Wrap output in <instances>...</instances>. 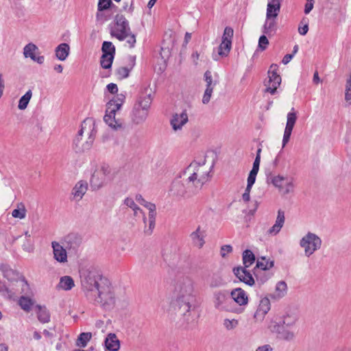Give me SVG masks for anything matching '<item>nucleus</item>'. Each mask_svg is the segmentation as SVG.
Here are the masks:
<instances>
[{"mask_svg":"<svg viewBox=\"0 0 351 351\" xmlns=\"http://www.w3.org/2000/svg\"><path fill=\"white\" fill-rule=\"evenodd\" d=\"M194 282L189 276H182L176 282L172 304L180 315L189 322L193 303L195 301Z\"/></svg>","mask_w":351,"mask_h":351,"instance_id":"f257e3e1","label":"nucleus"},{"mask_svg":"<svg viewBox=\"0 0 351 351\" xmlns=\"http://www.w3.org/2000/svg\"><path fill=\"white\" fill-rule=\"evenodd\" d=\"M153 99L154 92L149 86L145 87L141 91L130 114L133 124L142 125L146 121Z\"/></svg>","mask_w":351,"mask_h":351,"instance_id":"f03ea898","label":"nucleus"},{"mask_svg":"<svg viewBox=\"0 0 351 351\" xmlns=\"http://www.w3.org/2000/svg\"><path fill=\"white\" fill-rule=\"evenodd\" d=\"M210 170L211 167L204 163L199 164L194 162L184 170L182 176L186 178L191 184L189 187L191 191L196 190L198 193L203 185L209 180Z\"/></svg>","mask_w":351,"mask_h":351,"instance_id":"7ed1b4c3","label":"nucleus"},{"mask_svg":"<svg viewBox=\"0 0 351 351\" xmlns=\"http://www.w3.org/2000/svg\"><path fill=\"white\" fill-rule=\"evenodd\" d=\"M97 133L96 122L93 118L86 119L81 125V129L74 139L77 152H84L90 149Z\"/></svg>","mask_w":351,"mask_h":351,"instance_id":"20e7f679","label":"nucleus"},{"mask_svg":"<svg viewBox=\"0 0 351 351\" xmlns=\"http://www.w3.org/2000/svg\"><path fill=\"white\" fill-rule=\"evenodd\" d=\"M80 277L82 289L88 300L99 293V289L103 285V279L96 270L83 269L80 272Z\"/></svg>","mask_w":351,"mask_h":351,"instance_id":"39448f33","label":"nucleus"},{"mask_svg":"<svg viewBox=\"0 0 351 351\" xmlns=\"http://www.w3.org/2000/svg\"><path fill=\"white\" fill-rule=\"evenodd\" d=\"M299 245L304 250L306 257H310L322 245V239L315 233L306 232L300 240Z\"/></svg>","mask_w":351,"mask_h":351,"instance_id":"423d86ee","label":"nucleus"},{"mask_svg":"<svg viewBox=\"0 0 351 351\" xmlns=\"http://www.w3.org/2000/svg\"><path fill=\"white\" fill-rule=\"evenodd\" d=\"M267 182L271 183L282 195L293 193L295 189L294 178L288 176H271Z\"/></svg>","mask_w":351,"mask_h":351,"instance_id":"0eeeda50","label":"nucleus"},{"mask_svg":"<svg viewBox=\"0 0 351 351\" xmlns=\"http://www.w3.org/2000/svg\"><path fill=\"white\" fill-rule=\"evenodd\" d=\"M112 179V169L108 166L104 165L94 171L90 179V184L93 189H99Z\"/></svg>","mask_w":351,"mask_h":351,"instance_id":"6e6552de","label":"nucleus"},{"mask_svg":"<svg viewBox=\"0 0 351 351\" xmlns=\"http://www.w3.org/2000/svg\"><path fill=\"white\" fill-rule=\"evenodd\" d=\"M274 265V261L269 258L267 259L265 256L258 258L254 268V274L256 278L260 279L262 283L267 281L272 276L271 273H267V271H269Z\"/></svg>","mask_w":351,"mask_h":351,"instance_id":"1a4fd4ad","label":"nucleus"},{"mask_svg":"<svg viewBox=\"0 0 351 351\" xmlns=\"http://www.w3.org/2000/svg\"><path fill=\"white\" fill-rule=\"evenodd\" d=\"M190 186L186 178L182 176V181L176 180L173 182L170 192L173 196L189 197L197 193L196 190L191 191Z\"/></svg>","mask_w":351,"mask_h":351,"instance_id":"9d476101","label":"nucleus"},{"mask_svg":"<svg viewBox=\"0 0 351 351\" xmlns=\"http://www.w3.org/2000/svg\"><path fill=\"white\" fill-rule=\"evenodd\" d=\"M99 290V293H95V296H93L90 300L104 306H111L114 304V295L109 287L102 285Z\"/></svg>","mask_w":351,"mask_h":351,"instance_id":"9b49d317","label":"nucleus"},{"mask_svg":"<svg viewBox=\"0 0 351 351\" xmlns=\"http://www.w3.org/2000/svg\"><path fill=\"white\" fill-rule=\"evenodd\" d=\"M271 330L276 335L278 339L286 342L294 341L297 335L296 328H287L275 324L271 326Z\"/></svg>","mask_w":351,"mask_h":351,"instance_id":"f8f14e48","label":"nucleus"},{"mask_svg":"<svg viewBox=\"0 0 351 351\" xmlns=\"http://www.w3.org/2000/svg\"><path fill=\"white\" fill-rule=\"evenodd\" d=\"M278 66L272 64L268 71V80L265 82L266 92L274 95L281 83V77L277 73Z\"/></svg>","mask_w":351,"mask_h":351,"instance_id":"ddd939ff","label":"nucleus"},{"mask_svg":"<svg viewBox=\"0 0 351 351\" xmlns=\"http://www.w3.org/2000/svg\"><path fill=\"white\" fill-rule=\"evenodd\" d=\"M128 25L125 17L121 14H117L115 23L112 28L111 34L119 40H122L128 36Z\"/></svg>","mask_w":351,"mask_h":351,"instance_id":"4468645a","label":"nucleus"},{"mask_svg":"<svg viewBox=\"0 0 351 351\" xmlns=\"http://www.w3.org/2000/svg\"><path fill=\"white\" fill-rule=\"evenodd\" d=\"M230 298L225 291H217L213 293V303L214 307L218 311H228Z\"/></svg>","mask_w":351,"mask_h":351,"instance_id":"2eb2a0df","label":"nucleus"},{"mask_svg":"<svg viewBox=\"0 0 351 351\" xmlns=\"http://www.w3.org/2000/svg\"><path fill=\"white\" fill-rule=\"evenodd\" d=\"M206 231L201 226L189 234V239L194 247L202 249L206 243Z\"/></svg>","mask_w":351,"mask_h":351,"instance_id":"dca6fc26","label":"nucleus"},{"mask_svg":"<svg viewBox=\"0 0 351 351\" xmlns=\"http://www.w3.org/2000/svg\"><path fill=\"white\" fill-rule=\"evenodd\" d=\"M296 120L297 114L294 108H292L287 116V123L282 138V147H285L287 143L289 141L291 132L295 124Z\"/></svg>","mask_w":351,"mask_h":351,"instance_id":"f3484780","label":"nucleus"},{"mask_svg":"<svg viewBox=\"0 0 351 351\" xmlns=\"http://www.w3.org/2000/svg\"><path fill=\"white\" fill-rule=\"evenodd\" d=\"M102 56L101 57V66L104 69H109L112 66L115 52L114 45H102Z\"/></svg>","mask_w":351,"mask_h":351,"instance_id":"a211bd4d","label":"nucleus"},{"mask_svg":"<svg viewBox=\"0 0 351 351\" xmlns=\"http://www.w3.org/2000/svg\"><path fill=\"white\" fill-rule=\"evenodd\" d=\"M117 111L110 108L106 107V114L104 120L105 123L114 130H119L123 128V123L120 119L115 118Z\"/></svg>","mask_w":351,"mask_h":351,"instance_id":"6ab92c4d","label":"nucleus"},{"mask_svg":"<svg viewBox=\"0 0 351 351\" xmlns=\"http://www.w3.org/2000/svg\"><path fill=\"white\" fill-rule=\"evenodd\" d=\"M189 121L188 114L185 111L180 113H176L172 116L170 120V124L174 132H178L182 130Z\"/></svg>","mask_w":351,"mask_h":351,"instance_id":"aec40b11","label":"nucleus"},{"mask_svg":"<svg viewBox=\"0 0 351 351\" xmlns=\"http://www.w3.org/2000/svg\"><path fill=\"white\" fill-rule=\"evenodd\" d=\"M51 247L54 259L60 263H66L68 261L66 250L57 241H52Z\"/></svg>","mask_w":351,"mask_h":351,"instance_id":"412c9836","label":"nucleus"},{"mask_svg":"<svg viewBox=\"0 0 351 351\" xmlns=\"http://www.w3.org/2000/svg\"><path fill=\"white\" fill-rule=\"evenodd\" d=\"M298 321V314L293 311H288L282 316L281 320L278 323H275V324L284 326L287 328H296Z\"/></svg>","mask_w":351,"mask_h":351,"instance_id":"4be33fe9","label":"nucleus"},{"mask_svg":"<svg viewBox=\"0 0 351 351\" xmlns=\"http://www.w3.org/2000/svg\"><path fill=\"white\" fill-rule=\"evenodd\" d=\"M271 308L270 301L268 298H263L260 300L259 305L254 313V317L256 321H262L265 315L269 312Z\"/></svg>","mask_w":351,"mask_h":351,"instance_id":"5701e85b","label":"nucleus"},{"mask_svg":"<svg viewBox=\"0 0 351 351\" xmlns=\"http://www.w3.org/2000/svg\"><path fill=\"white\" fill-rule=\"evenodd\" d=\"M233 272L234 275L240 280V281L243 282L245 284L252 286L254 285V279L252 277V274L246 270L245 268L239 267L234 268L233 269Z\"/></svg>","mask_w":351,"mask_h":351,"instance_id":"b1692460","label":"nucleus"},{"mask_svg":"<svg viewBox=\"0 0 351 351\" xmlns=\"http://www.w3.org/2000/svg\"><path fill=\"white\" fill-rule=\"evenodd\" d=\"M145 207L149 210V227L148 228H145V233L147 235H151L155 228L156 207L154 204L149 202L146 204Z\"/></svg>","mask_w":351,"mask_h":351,"instance_id":"393cba45","label":"nucleus"},{"mask_svg":"<svg viewBox=\"0 0 351 351\" xmlns=\"http://www.w3.org/2000/svg\"><path fill=\"white\" fill-rule=\"evenodd\" d=\"M25 58H30L33 61L42 64L44 57L39 56L38 49L36 45H25L23 51Z\"/></svg>","mask_w":351,"mask_h":351,"instance_id":"a878e982","label":"nucleus"},{"mask_svg":"<svg viewBox=\"0 0 351 351\" xmlns=\"http://www.w3.org/2000/svg\"><path fill=\"white\" fill-rule=\"evenodd\" d=\"M285 221V212L282 210L278 211L277 217L275 223L267 230L269 235H276L283 227Z\"/></svg>","mask_w":351,"mask_h":351,"instance_id":"bb28decb","label":"nucleus"},{"mask_svg":"<svg viewBox=\"0 0 351 351\" xmlns=\"http://www.w3.org/2000/svg\"><path fill=\"white\" fill-rule=\"evenodd\" d=\"M287 293V285L285 281H279L277 282L274 291L270 294L271 299L278 300L286 295Z\"/></svg>","mask_w":351,"mask_h":351,"instance_id":"cd10ccee","label":"nucleus"},{"mask_svg":"<svg viewBox=\"0 0 351 351\" xmlns=\"http://www.w3.org/2000/svg\"><path fill=\"white\" fill-rule=\"evenodd\" d=\"M105 346L110 351H118L120 348V341L114 333H109L105 339Z\"/></svg>","mask_w":351,"mask_h":351,"instance_id":"c85d7f7f","label":"nucleus"},{"mask_svg":"<svg viewBox=\"0 0 351 351\" xmlns=\"http://www.w3.org/2000/svg\"><path fill=\"white\" fill-rule=\"evenodd\" d=\"M75 287V282L70 276H64L60 278V281L56 286L58 290L70 291Z\"/></svg>","mask_w":351,"mask_h":351,"instance_id":"c756f323","label":"nucleus"},{"mask_svg":"<svg viewBox=\"0 0 351 351\" xmlns=\"http://www.w3.org/2000/svg\"><path fill=\"white\" fill-rule=\"evenodd\" d=\"M87 191V184L86 182L82 181L78 182L75 186L73 187L72 191V195L73 196V199L76 201H80L82 199L84 194Z\"/></svg>","mask_w":351,"mask_h":351,"instance_id":"7c9ffc66","label":"nucleus"},{"mask_svg":"<svg viewBox=\"0 0 351 351\" xmlns=\"http://www.w3.org/2000/svg\"><path fill=\"white\" fill-rule=\"evenodd\" d=\"M231 46L232 45H217L213 51L212 56L213 59L218 60L220 58L226 57L231 50Z\"/></svg>","mask_w":351,"mask_h":351,"instance_id":"2f4dec72","label":"nucleus"},{"mask_svg":"<svg viewBox=\"0 0 351 351\" xmlns=\"http://www.w3.org/2000/svg\"><path fill=\"white\" fill-rule=\"evenodd\" d=\"M231 297L239 305H245L247 303V296L245 292L241 288L232 290Z\"/></svg>","mask_w":351,"mask_h":351,"instance_id":"473e14b6","label":"nucleus"},{"mask_svg":"<svg viewBox=\"0 0 351 351\" xmlns=\"http://www.w3.org/2000/svg\"><path fill=\"white\" fill-rule=\"evenodd\" d=\"M64 241L66 248L69 250H75L81 243V239L75 234H70L65 237Z\"/></svg>","mask_w":351,"mask_h":351,"instance_id":"72a5a7b5","label":"nucleus"},{"mask_svg":"<svg viewBox=\"0 0 351 351\" xmlns=\"http://www.w3.org/2000/svg\"><path fill=\"white\" fill-rule=\"evenodd\" d=\"M125 99V97L123 94H118L107 104L106 107L110 108L115 111H118L124 103Z\"/></svg>","mask_w":351,"mask_h":351,"instance_id":"f704fd0d","label":"nucleus"},{"mask_svg":"<svg viewBox=\"0 0 351 351\" xmlns=\"http://www.w3.org/2000/svg\"><path fill=\"white\" fill-rule=\"evenodd\" d=\"M69 52V45H58L55 50L56 58L61 61H64L66 59Z\"/></svg>","mask_w":351,"mask_h":351,"instance_id":"c9c22d12","label":"nucleus"},{"mask_svg":"<svg viewBox=\"0 0 351 351\" xmlns=\"http://www.w3.org/2000/svg\"><path fill=\"white\" fill-rule=\"evenodd\" d=\"M280 10V3L278 1L274 2L271 1V2H269L267 5V19H269L271 17H276L278 12Z\"/></svg>","mask_w":351,"mask_h":351,"instance_id":"e433bc0d","label":"nucleus"},{"mask_svg":"<svg viewBox=\"0 0 351 351\" xmlns=\"http://www.w3.org/2000/svg\"><path fill=\"white\" fill-rule=\"evenodd\" d=\"M35 302L29 297L21 296L19 300V304L23 310L29 312L31 311L32 306Z\"/></svg>","mask_w":351,"mask_h":351,"instance_id":"4c0bfd02","label":"nucleus"},{"mask_svg":"<svg viewBox=\"0 0 351 351\" xmlns=\"http://www.w3.org/2000/svg\"><path fill=\"white\" fill-rule=\"evenodd\" d=\"M255 261V256L250 250H246L243 253V263L245 268L250 267Z\"/></svg>","mask_w":351,"mask_h":351,"instance_id":"58836bf2","label":"nucleus"},{"mask_svg":"<svg viewBox=\"0 0 351 351\" xmlns=\"http://www.w3.org/2000/svg\"><path fill=\"white\" fill-rule=\"evenodd\" d=\"M37 308L38 309V311L37 312L38 320L43 324L48 323L50 321V315L49 311L46 308H42L39 305L37 306Z\"/></svg>","mask_w":351,"mask_h":351,"instance_id":"ea45409f","label":"nucleus"},{"mask_svg":"<svg viewBox=\"0 0 351 351\" xmlns=\"http://www.w3.org/2000/svg\"><path fill=\"white\" fill-rule=\"evenodd\" d=\"M91 338V332H82L79 335L77 339L76 345L77 346L84 348L86 346L87 343L90 340Z\"/></svg>","mask_w":351,"mask_h":351,"instance_id":"a19ab883","label":"nucleus"},{"mask_svg":"<svg viewBox=\"0 0 351 351\" xmlns=\"http://www.w3.org/2000/svg\"><path fill=\"white\" fill-rule=\"evenodd\" d=\"M32 92L29 90L26 93L21 97L19 101L18 108L20 110H25L27 107V105L32 98Z\"/></svg>","mask_w":351,"mask_h":351,"instance_id":"79ce46f5","label":"nucleus"},{"mask_svg":"<svg viewBox=\"0 0 351 351\" xmlns=\"http://www.w3.org/2000/svg\"><path fill=\"white\" fill-rule=\"evenodd\" d=\"M124 204L132 209L134 211V216L137 217L140 213H142V210L136 205L134 200L131 197H127L124 200Z\"/></svg>","mask_w":351,"mask_h":351,"instance_id":"37998d69","label":"nucleus"},{"mask_svg":"<svg viewBox=\"0 0 351 351\" xmlns=\"http://www.w3.org/2000/svg\"><path fill=\"white\" fill-rule=\"evenodd\" d=\"M27 210L25 206L23 204L18 205V208L14 209L12 212V216L14 218L23 219L26 216Z\"/></svg>","mask_w":351,"mask_h":351,"instance_id":"c03bdc74","label":"nucleus"},{"mask_svg":"<svg viewBox=\"0 0 351 351\" xmlns=\"http://www.w3.org/2000/svg\"><path fill=\"white\" fill-rule=\"evenodd\" d=\"M234 31L232 28L226 27L224 29L221 44H231Z\"/></svg>","mask_w":351,"mask_h":351,"instance_id":"a18cd8bd","label":"nucleus"},{"mask_svg":"<svg viewBox=\"0 0 351 351\" xmlns=\"http://www.w3.org/2000/svg\"><path fill=\"white\" fill-rule=\"evenodd\" d=\"M223 326L227 330H234L239 326V321L236 319H224Z\"/></svg>","mask_w":351,"mask_h":351,"instance_id":"49530a36","label":"nucleus"},{"mask_svg":"<svg viewBox=\"0 0 351 351\" xmlns=\"http://www.w3.org/2000/svg\"><path fill=\"white\" fill-rule=\"evenodd\" d=\"M204 80L206 83L207 88H215L217 84V81L213 80L211 72L206 71L204 73Z\"/></svg>","mask_w":351,"mask_h":351,"instance_id":"de8ad7c7","label":"nucleus"},{"mask_svg":"<svg viewBox=\"0 0 351 351\" xmlns=\"http://www.w3.org/2000/svg\"><path fill=\"white\" fill-rule=\"evenodd\" d=\"M223 285V278L219 276L213 275L209 282L210 287H219Z\"/></svg>","mask_w":351,"mask_h":351,"instance_id":"09e8293b","label":"nucleus"},{"mask_svg":"<svg viewBox=\"0 0 351 351\" xmlns=\"http://www.w3.org/2000/svg\"><path fill=\"white\" fill-rule=\"evenodd\" d=\"M171 48L169 45H164L160 47V55L163 60L168 59L171 55Z\"/></svg>","mask_w":351,"mask_h":351,"instance_id":"8fccbe9b","label":"nucleus"},{"mask_svg":"<svg viewBox=\"0 0 351 351\" xmlns=\"http://www.w3.org/2000/svg\"><path fill=\"white\" fill-rule=\"evenodd\" d=\"M131 68L120 67L117 70V75L119 79H124L129 76Z\"/></svg>","mask_w":351,"mask_h":351,"instance_id":"3c124183","label":"nucleus"},{"mask_svg":"<svg viewBox=\"0 0 351 351\" xmlns=\"http://www.w3.org/2000/svg\"><path fill=\"white\" fill-rule=\"evenodd\" d=\"M213 89L214 88H206L202 97V103L204 104H207L210 101Z\"/></svg>","mask_w":351,"mask_h":351,"instance_id":"603ef678","label":"nucleus"},{"mask_svg":"<svg viewBox=\"0 0 351 351\" xmlns=\"http://www.w3.org/2000/svg\"><path fill=\"white\" fill-rule=\"evenodd\" d=\"M112 4L111 0H99L98 10L102 11L110 8Z\"/></svg>","mask_w":351,"mask_h":351,"instance_id":"864d4df0","label":"nucleus"},{"mask_svg":"<svg viewBox=\"0 0 351 351\" xmlns=\"http://www.w3.org/2000/svg\"><path fill=\"white\" fill-rule=\"evenodd\" d=\"M258 173L250 171L248 178H247V186H248V189H252L253 184H254L256 181V175Z\"/></svg>","mask_w":351,"mask_h":351,"instance_id":"5fc2aeb1","label":"nucleus"},{"mask_svg":"<svg viewBox=\"0 0 351 351\" xmlns=\"http://www.w3.org/2000/svg\"><path fill=\"white\" fill-rule=\"evenodd\" d=\"M232 251V247L230 245H225L221 246L220 250V254L223 258H225L226 255Z\"/></svg>","mask_w":351,"mask_h":351,"instance_id":"6e6d98bb","label":"nucleus"},{"mask_svg":"<svg viewBox=\"0 0 351 351\" xmlns=\"http://www.w3.org/2000/svg\"><path fill=\"white\" fill-rule=\"evenodd\" d=\"M345 100L346 101H351V83H346L345 89Z\"/></svg>","mask_w":351,"mask_h":351,"instance_id":"4d7b16f0","label":"nucleus"},{"mask_svg":"<svg viewBox=\"0 0 351 351\" xmlns=\"http://www.w3.org/2000/svg\"><path fill=\"white\" fill-rule=\"evenodd\" d=\"M251 189H248V186H246L245 192L243 193V194L242 195V199L243 200V202H247L250 201V193Z\"/></svg>","mask_w":351,"mask_h":351,"instance_id":"13d9d810","label":"nucleus"},{"mask_svg":"<svg viewBox=\"0 0 351 351\" xmlns=\"http://www.w3.org/2000/svg\"><path fill=\"white\" fill-rule=\"evenodd\" d=\"M255 351H274L273 348L269 344L258 346Z\"/></svg>","mask_w":351,"mask_h":351,"instance_id":"bf43d9fd","label":"nucleus"},{"mask_svg":"<svg viewBox=\"0 0 351 351\" xmlns=\"http://www.w3.org/2000/svg\"><path fill=\"white\" fill-rule=\"evenodd\" d=\"M108 90L112 94L117 93L118 91V87L116 84L110 83L107 85Z\"/></svg>","mask_w":351,"mask_h":351,"instance_id":"052dcab7","label":"nucleus"},{"mask_svg":"<svg viewBox=\"0 0 351 351\" xmlns=\"http://www.w3.org/2000/svg\"><path fill=\"white\" fill-rule=\"evenodd\" d=\"M260 162L261 158H255V160L253 163V167L251 171L258 173L259 170Z\"/></svg>","mask_w":351,"mask_h":351,"instance_id":"680f3d73","label":"nucleus"},{"mask_svg":"<svg viewBox=\"0 0 351 351\" xmlns=\"http://www.w3.org/2000/svg\"><path fill=\"white\" fill-rule=\"evenodd\" d=\"M136 200L143 206H145L146 204L148 202L140 194L136 195Z\"/></svg>","mask_w":351,"mask_h":351,"instance_id":"e2e57ef3","label":"nucleus"},{"mask_svg":"<svg viewBox=\"0 0 351 351\" xmlns=\"http://www.w3.org/2000/svg\"><path fill=\"white\" fill-rule=\"evenodd\" d=\"M313 8V2L306 1L304 8L305 14H308Z\"/></svg>","mask_w":351,"mask_h":351,"instance_id":"0e129e2a","label":"nucleus"},{"mask_svg":"<svg viewBox=\"0 0 351 351\" xmlns=\"http://www.w3.org/2000/svg\"><path fill=\"white\" fill-rule=\"evenodd\" d=\"M308 30V27L307 24H304L303 26H300L298 28V31L300 34L304 35L307 33Z\"/></svg>","mask_w":351,"mask_h":351,"instance_id":"69168bd1","label":"nucleus"},{"mask_svg":"<svg viewBox=\"0 0 351 351\" xmlns=\"http://www.w3.org/2000/svg\"><path fill=\"white\" fill-rule=\"evenodd\" d=\"M293 57V54H291V53L287 54L284 56V58L282 60V62L284 64H287L291 60Z\"/></svg>","mask_w":351,"mask_h":351,"instance_id":"338daca9","label":"nucleus"},{"mask_svg":"<svg viewBox=\"0 0 351 351\" xmlns=\"http://www.w3.org/2000/svg\"><path fill=\"white\" fill-rule=\"evenodd\" d=\"M139 215H141V216H142L143 221L145 225V227H144V230H145V228H148V227H149V218L147 219L145 213L143 211H142V213H140Z\"/></svg>","mask_w":351,"mask_h":351,"instance_id":"774afa93","label":"nucleus"}]
</instances>
